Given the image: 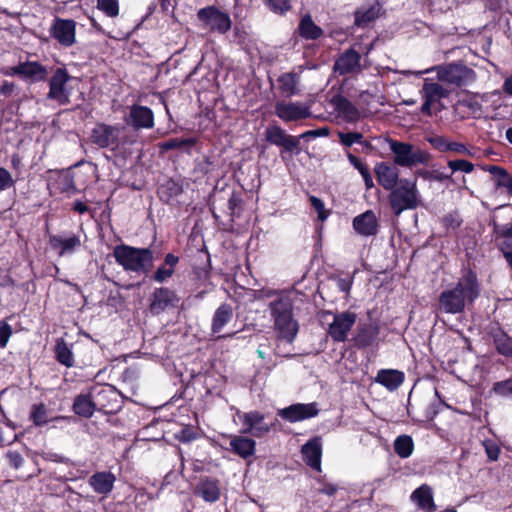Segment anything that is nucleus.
Listing matches in <instances>:
<instances>
[{
  "mask_svg": "<svg viewBox=\"0 0 512 512\" xmlns=\"http://www.w3.org/2000/svg\"><path fill=\"white\" fill-rule=\"evenodd\" d=\"M481 294L477 273L470 267L462 270L453 288L443 290L438 297V310L445 314H461L467 305H473Z\"/></svg>",
  "mask_w": 512,
  "mask_h": 512,
  "instance_id": "nucleus-1",
  "label": "nucleus"
},
{
  "mask_svg": "<svg viewBox=\"0 0 512 512\" xmlns=\"http://www.w3.org/2000/svg\"><path fill=\"white\" fill-rule=\"evenodd\" d=\"M116 263L125 271L148 275L154 267V251L150 247L116 245L112 253Z\"/></svg>",
  "mask_w": 512,
  "mask_h": 512,
  "instance_id": "nucleus-2",
  "label": "nucleus"
},
{
  "mask_svg": "<svg viewBox=\"0 0 512 512\" xmlns=\"http://www.w3.org/2000/svg\"><path fill=\"white\" fill-rule=\"evenodd\" d=\"M269 310L277 339L291 344L299 331L298 321L293 314L292 300L289 297H278L270 302Z\"/></svg>",
  "mask_w": 512,
  "mask_h": 512,
  "instance_id": "nucleus-3",
  "label": "nucleus"
},
{
  "mask_svg": "<svg viewBox=\"0 0 512 512\" xmlns=\"http://www.w3.org/2000/svg\"><path fill=\"white\" fill-rule=\"evenodd\" d=\"M110 396H115L114 392L110 389H101L96 399H93L90 393L78 394L74 398L72 410L76 415L83 418L92 417L96 410L104 414H113L117 411V407L109 401L107 403L104 402L108 400Z\"/></svg>",
  "mask_w": 512,
  "mask_h": 512,
  "instance_id": "nucleus-4",
  "label": "nucleus"
},
{
  "mask_svg": "<svg viewBox=\"0 0 512 512\" xmlns=\"http://www.w3.org/2000/svg\"><path fill=\"white\" fill-rule=\"evenodd\" d=\"M389 191L388 202L395 216H399L405 210L418 207L419 192L416 181L400 179L399 184Z\"/></svg>",
  "mask_w": 512,
  "mask_h": 512,
  "instance_id": "nucleus-5",
  "label": "nucleus"
},
{
  "mask_svg": "<svg viewBox=\"0 0 512 512\" xmlns=\"http://www.w3.org/2000/svg\"><path fill=\"white\" fill-rule=\"evenodd\" d=\"M389 145L396 166L412 168L417 165H427L431 160L429 152L411 143L391 139Z\"/></svg>",
  "mask_w": 512,
  "mask_h": 512,
  "instance_id": "nucleus-6",
  "label": "nucleus"
},
{
  "mask_svg": "<svg viewBox=\"0 0 512 512\" xmlns=\"http://www.w3.org/2000/svg\"><path fill=\"white\" fill-rule=\"evenodd\" d=\"M197 18L210 32L226 34L232 27L230 15L215 5L199 9L197 11Z\"/></svg>",
  "mask_w": 512,
  "mask_h": 512,
  "instance_id": "nucleus-7",
  "label": "nucleus"
},
{
  "mask_svg": "<svg viewBox=\"0 0 512 512\" xmlns=\"http://www.w3.org/2000/svg\"><path fill=\"white\" fill-rule=\"evenodd\" d=\"M421 94L424 102L420 107V112L427 117H432L444 109L442 99L448 97L449 92L437 82L425 81Z\"/></svg>",
  "mask_w": 512,
  "mask_h": 512,
  "instance_id": "nucleus-8",
  "label": "nucleus"
},
{
  "mask_svg": "<svg viewBox=\"0 0 512 512\" xmlns=\"http://www.w3.org/2000/svg\"><path fill=\"white\" fill-rule=\"evenodd\" d=\"M121 130L122 128L119 125L99 122L92 128L89 142L99 149L108 148L111 151H116L120 146Z\"/></svg>",
  "mask_w": 512,
  "mask_h": 512,
  "instance_id": "nucleus-9",
  "label": "nucleus"
},
{
  "mask_svg": "<svg viewBox=\"0 0 512 512\" xmlns=\"http://www.w3.org/2000/svg\"><path fill=\"white\" fill-rule=\"evenodd\" d=\"M437 74L439 80L458 87L466 86L476 79L475 71L461 63H449L441 66Z\"/></svg>",
  "mask_w": 512,
  "mask_h": 512,
  "instance_id": "nucleus-10",
  "label": "nucleus"
},
{
  "mask_svg": "<svg viewBox=\"0 0 512 512\" xmlns=\"http://www.w3.org/2000/svg\"><path fill=\"white\" fill-rule=\"evenodd\" d=\"M179 301L175 290L166 286L156 287L150 294L148 310L152 315H160L168 308L177 307Z\"/></svg>",
  "mask_w": 512,
  "mask_h": 512,
  "instance_id": "nucleus-11",
  "label": "nucleus"
},
{
  "mask_svg": "<svg viewBox=\"0 0 512 512\" xmlns=\"http://www.w3.org/2000/svg\"><path fill=\"white\" fill-rule=\"evenodd\" d=\"M265 140L271 145L281 147L285 152L299 154V138L288 134L278 125H269L264 132Z\"/></svg>",
  "mask_w": 512,
  "mask_h": 512,
  "instance_id": "nucleus-12",
  "label": "nucleus"
},
{
  "mask_svg": "<svg viewBox=\"0 0 512 512\" xmlns=\"http://www.w3.org/2000/svg\"><path fill=\"white\" fill-rule=\"evenodd\" d=\"M49 33L61 46L71 47L76 43V22L73 19L55 17Z\"/></svg>",
  "mask_w": 512,
  "mask_h": 512,
  "instance_id": "nucleus-13",
  "label": "nucleus"
},
{
  "mask_svg": "<svg viewBox=\"0 0 512 512\" xmlns=\"http://www.w3.org/2000/svg\"><path fill=\"white\" fill-rule=\"evenodd\" d=\"M357 315L351 311L333 313V321L329 325L328 334L334 342H344L348 333L356 323Z\"/></svg>",
  "mask_w": 512,
  "mask_h": 512,
  "instance_id": "nucleus-14",
  "label": "nucleus"
},
{
  "mask_svg": "<svg viewBox=\"0 0 512 512\" xmlns=\"http://www.w3.org/2000/svg\"><path fill=\"white\" fill-rule=\"evenodd\" d=\"M275 115L284 122H297L310 118V107L298 102L278 101L275 104Z\"/></svg>",
  "mask_w": 512,
  "mask_h": 512,
  "instance_id": "nucleus-15",
  "label": "nucleus"
},
{
  "mask_svg": "<svg viewBox=\"0 0 512 512\" xmlns=\"http://www.w3.org/2000/svg\"><path fill=\"white\" fill-rule=\"evenodd\" d=\"M124 121L135 131L152 129L155 125L154 112L147 106L133 104L129 107V113L125 116Z\"/></svg>",
  "mask_w": 512,
  "mask_h": 512,
  "instance_id": "nucleus-16",
  "label": "nucleus"
},
{
  "mask_svg": "<svg viewBox=\"0 0 512 512\" xmlns=\"http://www.w3.org/2000/svg\"><path fill=\"white\" fill-rule=\"evenodd\" d=\"M71 76L65 68H57L49 80V92L47 97L56 100L60 105H67L69 93L66 90V84Z\"/></svg>",
  "mask_w": 512,
  "mask_h": 512,
  "instance_id": "nucleus-17",
  "label": "nucleus"
},
{
  "mask_svg": "<svg viewBox=\"0 0 512 512\" xmlns=\"http://www.w3.org/2000/svg\"><path fill=\"white\" fill-rule=\"evenodd\" d=\"M238 416L244 426L243 433H250L256 438H262L267 435L274 427V423H264V414L255 410L246 413H238Z\"/></svg>",
  "mask_w": 512,
  "mask_h": 512,
  "instance_id": "nucleus-18",
  "label": "nucleus"
},
{
  "mask_svg": "<svg viewBox=\"0 0 512 512\" xmlns=\"http://www.w3.org/2000/svg\"><path fill=\"white\" fill-rule=\"evenodd\" d=\"M319 409L316 402L296 403L283 409H279L277 415L282 419L295 423L317 416Z\"/></svg>",
  "mask_w": 512,
  "mask_h": 512,
  "instance_id": "nucleus-19",
  "label": "nucleus"
},
{
  "mask_svg": "<svg viewBox=\"0 0 512 512\" xmlns=\"http://www.w3.org/2000/svg\"><path fill=\"white\" fill-rule=\"evenodd\" d=\"M361 70V55L354 48L346 49L335 60L333 71L338 75H348Z\"/></svg>",
  "mask_w": 512,
  "mask_h": 512,
  "instance_id": "nucleus-20",
  "label": "nucleus"
},
{
  "mask_svg": "<svg viewBox=\"0 0 512 512\" xmlns=\"http://www.w3.org/2000/svg\"><path fill=\"white\" fill-rule=\"evenodd\" d=\"M50 247L57 252L59 257L72 255L81 247V239L79 235L71 233L67 237L52 234L49 236Z\"/></svg>",
  "mask_w": 512,
  "mask_h": 512,
  "instance_id": "nucleus-21",
  "label": "nucleus"
},
{
  "mask_svg": "<svg viewBox=\"0 0 512 512\" xmlns=\"http://www.w3.org/2000/svg\"><path fill=\"white\" fill-rule=\"evenodd\" d=\"M330 104L338 115L347 123H356L360 120V111L345 96L335 94L330 99Z\"/></svg>",
  "mask_w": 512,
  "mask_h": 512,
  "instance_id": "nucleus-22",
  "label": "nucleus"
},
{
  "mask_svg": "<svg viewBox=\"0 0 512 512\" xmlns=\"http://www.w3.org/2000/svg\"><path fill=\"white\" fill-rule=\"evenodd\" d=\"M380 329L372 322L359 323L352 338L353 344L358 349L370 347L378 338Z\"/></svg>",
  "mask_w": 512,
  "mask_h": 512,
  "instance_id": "nucleus-23",
  "label": "nucleus"
},
{
  "mask_svg": "<svg viewBox=\"0 0 512 512\" xmlns=\"http://www.w3.org/2000/svg\"><path fill=\"white\" fill-rule=\"evenodd\" d=\"M301 454L307 466L318 472L321 471L322 442L320 437L309 439L302 446Z\"/></svg>",
  "mask_w": 512,
  "mask_h": 512,
  "instance_id": "nucleus-24",
  "label": "nucleus"
},
{
  "mask_svg": "<svg viewBox=\"0 0 512 512\" xmlns=\"http://www.w3.org/2000/svg\"><path fill=\"white\" fill-rule=\"evenodd\" d=\"M374 172L379 185L387 191L399 184V169L395 164L379 162L375 165Z\"/></svg>",
  "mask_w": 512,
  "mask_h": 512,
  "instance_id": "nucleus-25",
  "label": "nucleus"
},
{
  "mask_svg": "<svg viewBox=\"0 0 512 512\" xmlns=\"http://www.w3.org/2000/svg\"><path fill=\"white\" fill-rule=\"evenodd\" d=\"M194 494L205 502L214 503L220 499V482L216 478L202 477L194 488Z\"/></svg>",
  "mask_w": 512,
  "mask_h": 512,
  "instance_id": "nucleus-26",
  "label": "nucleus"
},
{
  "mask_svg": "<svg viewBox=\"0 0 512 512\" xmlns=\"http://www.w3.org/2000/svg\"><path fill=\"white\" fill-rule=\"evenodd\" d=\"M410 500L423 512H435L437 510L433 489L426 483L420 485L411 493Z\"/></svg>",
  "mask_w": 512,
  "mask_h": 512,
  "instance_id": "nucleus-27",
  "label": "nucleus"
},
{
  "mask_svg": "<svg viewBox=\"0 0 512 512\" xmlns=\"http://www.w3.org/2000/svg\"><path fill=\"white\" fill-rule=\"evenodd\" d=\"M488 335L492 338L496 352L506 359L512 358V337L499 325L491 327Z\"/></svg>",
  "mask_w": 512,
  "mask_h": 512,
  "instance_id": "nucleus-28",
  "label": "nucleus"
},
{
  "mask_svg": "<svg viewBox=\"0 0 512 512\" xmlns=\"http://www.w3.org/2000/svg\"><path fill=\"white\" fill-rule=\"evenodd\" d=\"M352 225L354 230L362 236H374L378 233V219L372 210H367L356 216Z\"/></svg>",
  "mask_w": 512,
  "mask_h": 512,
  "instance_id": "nucleus-29",
  "label": "nucleus"
},
{
  "mask_svg": "<svg viewBox=\"0 0 512 512\" xmlns=\"http://www.w3.org/2000/svg\"><path fill=\"white\" fill-rule=\"evenodd\" d=\"M115 475L110 471L95 472L88 479L89 485L94 492L107 496L114 488Z\"/></svg>",
  "mask_w": 512,
  "mask_h": 512,
  "instance_id": "nucleus-30",
  "label": "nucleus"
},
{
  "mask_svg": "<svg viewBox=\"0 0 512 512\" xmlns=\"http://www.w3.org/2000/svg\"><path fill=\"white\" fill-rule=\"evenodd\" d=\"M229 445L228 449L243 459L252 457L256 451L255 440L242 435L231 436Z\"/></svg>",
  "mask_w": 512,
  "mask_h": 512,
  "instance_id": "nucleus-31",
  "label": "nucleus"
},
{
  "mask_svg": "<svg viewBox=\"0 0 512 512\" xmlns=\"http://www.w3.org/2000/svg\"><path fill=\"white\" fill-rule=\"evenodd\" d=\"M179 261L180 258L177 255L173 253L166 254L162 264L151 275V280L160 284L166 282L174 275Z\"/></svg>",
  "mask_w": 512,
  "mask_h": 512,
  "instance_id": "nucleus-32",
  "label": "nucleus"
},
{
  "mask_svg": "<svg viewBox=\"0 0 512 512\" xmlns=\"http://www.w3.org/2000/svg\"><path fill=\"white\" fill-rule=\"evenodd\" d=\"M404 372L396 369H380L375 377V382L389 391L397 390L404 382Z\"/></svg>",
  "mask_w": 512,
  "mask_h": 512,
  "instance_id": "nucleus-33",
  "label": "nucleus"
},
{
  "mask_svg": "<svg viewBox=\"0 0 512 512\" xmlns=\"http://www.w3.org/2000/svg\"><path fill=\"white\" fill-rule=\"evenodd\" d=\"M234 309L231 304L224 302L214 312L210 330L213 335L219 334L223 328L232 321Z\"/></svg>",
  "mask_w": 512,
  "mask_h": 512,
  "instance_id": "nucleus-34",
  "label": "nucleus"
},
{
  "mask_svg": "<svg viewBox=\"0 0 512 512\" xmlns=\"http://www.w3.org/2000/svg\"><path fill=\"white\" fill-rule=\"evenodd\" d=\"M296 32L304 40H317L324 35L323 29L315 24L310 14L300 19Z\"/></svg>",
  "mask_w": 512,
  "mask_h": 512,
  "instance_id": "nucleus-35",
  "label": "nucleus"
},
{
  "mask_svg": "<svg viewBox=\"0 0 512 512\" xmlns=\"http://www.w3.org/2000/svg\"><path fill=\"white\" fill-rule=\"evenodd\" d=\"M482 169L493 176V181L497 189L505 188L508 195L512 196V175L509 174L504 167L488 165L483 166Z\"/></svg>",
  "mask_w": 512,
  "mask_h": 512,
  "instance_id": "nucleus-36",
  "label": "nucleus"
},
{
  "mask_svg": "<svg viewBox=\"0 0 512 512\" xmlns=\"http://www.w3.org/2000/svg\"><path fill=\"white\" fill-rule=\"evenodd\" d=\"M47 68L38 61L22 62V79L31 83L42 82L47 79Z\"/></svg>",
  "mask_w": 512,
  "mask_h": 512,
  "instance_id": "nucleus-37",
  "label": "nucleus"
},
{
  "mask_svg": "<svg viewBox=\"0 0 512 512\" xmlns=\"http://www.w3.org/2000/svg\"><path fill=\"white\" fill-rule=\"evenodd\" d=\"M380 7L377 4L367 8H358L354 12V25L365 28L379 17Z\"/></svg>",
  "mask_w": 512,
  "mask_h": 512,
  "instance_id": "nucleus-38",
  "label": "nucleus"
},
{
  "mask_svg": "<svg viewBox=\"0 0 512 512\" xmlns=\"http://www.w3.org/2000/svg\"><path fill=\"white\" fill-rule=\"evenodd\" d=\"M54 357L58 363L70 368L75 364L71 348L63 338H58L54 346Z\"/></svg>",
  "mask_w": 512,
  "mask_h": 512,
  "instance_id": "nucleus-39",
  "label": "nucleus"
},
{
  "mask_svg": "<svg viewBox=\"0 0 512 512\" xmlns=\"http://www.w3.org/2000/svg\"><path fill=\"white\" fill-rule=\"evenodd\" d=\"M194 264V272L199 279L207 280L211 274V259L207 250H198Z\"/></svg>",
  "mask_w": 512,
  "mask_h": 512,
  "instance_id": "nucleus-40",
  "label": "nucleus"
},
{
  "mask_svg": "<svg viewBox=\"0 0 512 512\" xmlns=\"http://www.w3.org/2000/svg\"><path fill=\"white\" fill-rule=\"evenodd\" d=\"M183 192L182 185L174 179H169L158 188V195L161 201L169 204L170 201Z\"/></svg>",
  "mask_w": 512,
  "mask_h": 512,
  "instance_id": "nucleus-41",
  "label": "nucleus"
},
{
  "mask_svg": "<svg viewBox=\"0 0 512 512\" xmlns=\"http://www.w3.org/2000/svg\"><path fill=\"white\" fill-rule=\"evenodd\" d=\"M281 93L287 97L297 94L298 75L294 72L281 74L278 79Z\"/></svg>",
  "mask_w": 512,
  "mask_h": 512,
  "instance_id": "nucleus-42",
  "label": "nucleus"
},
{
  "mask_svg": "<svg viewBox=\"0 0 512 512\" xmlns=\"http://www.w3.org/2000/svg\"><path fill=\"white\" fill-rule=\"evenodd\" d=\"M394 452L402 459L410 457L414 451V442L410 435L396 437L393 443Z\"/></svg>",
  "mask_w": 512,
  "mask_h": 512,
  "instance_id": "nucleus-43",
  "label": "nucleus"
},
{
  "mask_svg": "<svg viewBox=\"0 0 512 512\" xmlns=\"http://www.w3.org/2000/svg\"><path fill=\"white\" fill-rule=\"evenodd\" d=\"M197 144V139L191 138H171L167 141L158 143L160 152H168L170 150L187 148L190 149Z\"/></svg>",
  "mask_w": 512,
  "mask_h": 512,
  "instance_id": "nucleus-44",
  "label": "nucleus"
},
{
  "mask_svg": "<svg viewBox=\"0 0 512 512\" xmlns=\"http://www.w3.org/2000/svg\"><path fill=\"white\" fill-rule=\"evenodd\" d=\"M440 223L448 235L451 231L457 230L463 223V219L458 210L450 211L440 219Z\"/></svg>",
  "mask_w": 512,
  "mask_h": 512,
  "instance_id": "nucleus-45",
  "label": "nucleus"
},
{
  "mask_svg": "<svg viewBox=\"0 0 512 512\" xmlns=\"http://www.w3.org/2000/svg\"><path fill=\"white\" fill-rule=\"evenodd\" d=\"M30 420L37 427H42L50 421L48 418V410L44 403L34 404L32 406Z\"/></svg>",
  "mask_w": 512,
  "mask_h": 512,
  "instance_id": "nucleus-46",
  "label": "nucleus"
},
{
  "mask_svg": "<svg viewBox=\"0 0 512 512\" xmlns=\"http://www.w3.org/2000/svg\"><path fill=\"white\" fill-rule=\"evenodd\" d=\"M490 393L501 398L512 399V377L494 382Z\"/></svg>",
  "mask_w": 512,
  "mask_h": 512,
  "instance_id": "nucleus-47",
  "label": "nucleus"
},
{
  "mask_svg": "<svg viewBox=\"0 0 512 512\" xmlns=\"http://www.w3.org/2000/svg\"><path fill=\"white\" fill-rule=\"evenodd\" d=\"M96 8L109 18H116L120 13L119 0H97Z\"/></svg>",
  "mask_w": 512,
  "mask_h": 512,
  "instance_id": "nucleus-48",
  "label": "nucleus"
},
{
  "mask_svg": "<svg viewBox=\"0 0 512 512\" xmlns=\"http://www.w3.org/2000/svg\"><path fill=\"white\" fill-rule=\"evenodd\" d=\"M492 227L496 241L502 239L501 242H512V223L498 224L497 222L493 221Z\"/></svg>",
  "mask_w": 512,
  "mask_h": 512,
  "instance_id": "nucleus-49",
  "label": "nucleus"
},
{
  "mask_svg": "<svg viewBox=\"0 0 512 512\" xmlns=\"http://www.w3.org/2000/svg\"><path fill=\"white\" fill-rule=\"evenodd\" d=\"M58 189L61 193H65L67 197H71L79 192L74 179L71 175L66 174L57 181Z\"/></svg>",
  "mask_w": 512,
  "mask_h": 512,
  "instance_id": "nucleus-50",
  "label": "nucleus"
},
{
  "mask_svg": "<svg viewBox=\"0 0 512 512\" xmlns=\"http://www.w3.org/2000/svg\"><path fill=\"white\" fill-rule=\"evenodd\" d=\"M448 167L451 169V174L461 171L464 173H472L474 171V164L468 160L465 159H455V160H449L447 162Z\"/></svg>",
  "mask_w": 512,
  "mask_h": 512,
  "instance_id": "nucleus-51",
  "label": "nucleus"
},
{
  "mask_svg": "<svg viewBox=\"0 0 512 512\" xmlns=\"http://www.w3.org/2000/svg\"><path fill=\"white\" fill-rule=\"evenodd\" d=\"M242 195L239 192L233 191L228 199V210L232 218L239 217L242 209Z\"/></svg>",
  "mask_w": 512,
  "mask_h": 512,
  "instance_id": "nucleus-52",
  "label": "nucleus"
},
{
  "mask_svg": "<svg viewBox=\"0 0 512 512\" xmlns=\"http://www.w3.org/2000/svg\"><path fill=\"white\" fill-rule=\"evenodd\" d=\"M427 142L438 152L446 153L449 152L450 140L442 135H433L427 137Z\"/></svg>",
  "mask_w": 512,
  "mask_h": 512,
  "instance_id": "nucleus-53",
  "label": "nucleus"
},
{
  "mask_svg": "<svg viewBox=\"0 0 512 512\" xmlns=\"http://www.w3.org/2000/svg\"><path fill=\"white\" fill-rule=\"evenodd\" d=\"M264 3L274 13L283 15L291 9L290 0H264Z\"/></svg>",
  "mask_w": 512,
  "mask_h": 512,
  "instance_id": "nucleus-54",
  "label": "nucleus"
},
{
  "mask_svg": "<svg viewBox=\"0 0 512 512\" xmlns=\"http://www.w3.org/2000/svg\"><path fill=\"white\" fill-rule=\"evenodd\" d=\"M340 143L345 147H351L354 143H362L363 135L359 132H340L338 134Z\"/></svg>",
  "mask_w": 512,
  "mask_h": 512,
  "instance_id": "nucleus-55",
  "label": "nucleus"
},
{
  "mask_svg": "<svg viewBox=\"0 0 512 512\" xmlns=\"http://www.w3.org/2000/svg\"><path fill=\"white\" fill-rule=\"evenodd\" d=\"M309 202H310L311 206L317 212L318 219L320 221H325L328 218V216H329V212L325 209L324 202L320 198H318L316 196H310L309 197Z\"/></svg>",
  "mask_w": 512,
  "mask_h": 512,
  "instance_id": "nucleus-56",
  "label": "nucleus"
},
{
  "mask_svg": "<svg viewBox=\"0 0 512 512\" xmlns=\"http://www.w3.org/2000/svg\"><path fill=\"white\" fill-rule=\"evenodd\" d=\"M485 452L489 461H497L501 453L499 445L493 440H485L483 442Z\"/></svg>",
  "mask_w": 512,
  "mask_h": 512,
  "instance_id": "nucleus-57",
  "label": "nucleus"
},
{
  "mask_svg": "<svg viewBox=\"0 0 512 512\" xmlns=\"http://www.w3.org/2000/svg\"><path fill=\"white\" fill-rule=\"evenodd\" d=\"M199 436L198 432L190 426L183 427L177 434L176 438L182 443H189Z\"/></svg>",
  "mask_w": 512,
  "mask_h": 512,
  "instance_id": "nucleus-58",
  "label": "nucleus"
},
{
  "mask_svg": "<svg viewBox=\"0 0 512 512\" xmlns=\"http://www.w3.org/2000/svg\"><path fill=\"white\" fill-rule=\"evenodd\" d=\"M12 327L5 321H0V348H5L12 335Z\"/></svg>",
  "mask_w": 512,
  "mask_h": 512,
  "instance_id": "nucleus-59",
  "label": "nucleus"
},
{
  "mask_svg": "<svg viewBox=\"0 0 512 512\" xmlns=\"http://www.w3.org/2000/svg\"><path fill=\"white\" fill-rule=\"evenodd\" d=\"M6 458L9 466L14 469H19L24 463V458L17 451H8L6 454Z\"/></svg>",
  "mask_w": 512,
  "mask_h": 512,
  "instance_id": "nucleus-60",
  "label": "nucleus"
},
{
  "mask_svg": "<svg viewBox=\"0 0 512 512\" xmlns=\"http://www.w3.org/2000/svg\"><path fill=\"white\" fill-rule=\"evenodd\" d=\"M13 185L14 180L12 179L10 172L5 168L0 167V191H4Z\"/></svg>",
  "mask_w": 512,
  "mask_h": 512,
  "instance_id": "nucleus-61",
  "label": "nucleus"
},
{
  "mask_svg": "<svg viewBox=\"0 0 512 512\" xmlns=\"http://www.w3.org/2000/svg\"><path fill=\"white\" fill-rule=\"evenodd\" d=\"M498 249L503 254L504 259L506 260L509 268L512 270V242H500L498 243Z\"/></svg>",
  "mask_w": 512,
  "mask_h": 512,
  "instance_id": "nucleus-62",
  "label": "nucleus"
},
{
  "mask_svg": "<svg viewBox=\"0 0 512 512\" xmlns=\"http://www.w3.org/2000/svg\"><path fill=\"white\" fill-rule=\"evenodd\" d=\"M449 152L460 155L473 156V153L470 151V149L462 142L450 141Z\"/></svg>",
  "mask_w": 512,
  "mask_h": 512,
  "instance_id": "nucleus-63",
  "label": "nucleus"
},
{
  "mask_svg": "<svg viewBox=\"0 0 512 512\" xmlns=\"http://www.w3.org/2000/svg\"><path fill=\"white\" fill-rule=\"evenodd\" d=\"M347 158L350 162V164L358 170L360 174L367 171L369 168L366 164H364L357 156L353 155L352 153L347 154Z\"/></svg>",
  "mask_w": 512,
  "mask_h": 512,
  "instance_id": "nucleus-64",
  "label": "nucleus"
}]
</instances>
